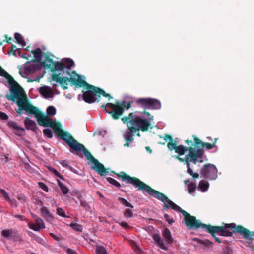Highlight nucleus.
I'll use <instances>...</instances> for the list:
<instances>
[{"instance_id":"nucleus-21","label":"nucleus","mask_w":254,"mask_h":254,"mask_svg":"<svg viewBox=\"0 0 254 254\" xmlns=\"http://www.w3.org/2000/svg\"><path fill=\"white\" fill-rule=\"evenodd\" d=\"M1 234L3 237L9 239L15 237L17 235L16 231L12 229L3 230Z\"/></svg>"},{"instance_id":"nucleus-59","label":"nucleus","mask_w":254,"mask_h":254,"mask_svg":"<svg viewBox=\"0 0 254 254\" xmlns=\"http://www.w3.org/2000/svg\"><path fill=\"white\" fill-rule=\"evenodd\" d=\"M96 194L98 195L100 197H103V194L99 191H97Z\"/></svg>"},{"instance_id":"nucleus-10","label":"nucleus","mask_w":254,"mask_h":254,"mask_svg":"<svg viewBox=\"0 0 254 254\" xmlns=\"http://www.w3.org/2000/svg\"><path fill=\"white\" fill-rule=\"evenodd\" d=\"M76 74L78 76V79L73 78L71 76L70 78L67 77H61L60 74H54L52 75V79L62 85L63 88L64 89H67L68 88L67 86L69 84V82H71L70 84L71 86L75 85L76 87H79L80 84L77 80L79 81L82 79L80 78L78 74L76 73Z\"/></svg>"},{"instance_id":"nucleus-30","label":"nucleus","mask_w":254,"mask_h":254,"mask_svg":"<svg viewBox=\"0 0 254 254\" xmlns=\"http://www.w3.org/2000/svg\"><path fill=\"white\" fill-rule=\"evenodd\" d=\"M57 181H58V186L60 188L61 190H62L63 194H67L69 191V190L67 188V187L66 186H65V185H64L60 181L58 180Z\"/></svg>"},{"instance_id":"nucleus-64","label":"nucleus","mask_w":254,"mask_h":254,"mask_svg":"<svg viewBox=\"0 0 254 254\" xmlns=\"http://www.w3.org/2000/svg\"><path fill=\"white\" fill-rule=\"evenodd\" d=\"M5 162H7L8 161V159L7 156L5 157Z\"/></svg>"},{"instance_id":"nucleus-55","label":"nucleus","mask_w":254,"mask_h":254,"mask_svg":"<svg viewBox=\"0 0 254 254\" xmlns=\"http://www.w3.org/2000/svg\"><path fill=\"white\" fill-rule=\"evenodd\" d=\"M8 119V116L4 113L1 112V120H6Z\"/></svg>"},{"instance_id":"nucleus-50","label":"nucleus","mask_w":254,"mask_h":254,"mask_svg":"<svg viewBox=\"0 0 254 254\" xmlns=\"http://www.w3.org/2000/svg\"><path fill=\"white\" fill-rule=\"evenodd\" d=\"M119 224L123 227V228H124L125 229H127V228H128L129 227L128 224L127 223V222H119Z\"/></svg>"},{"instance_id":"nucleus-14","label":"nucleus","mask_w":254,"mask_h":254,"mask_svg":"<svg viewBox=\"0 0 254 254\" xmlns=\"http://www.w3.org/2000/svg\"><path fill=\"white\" fill-rule=\"evenodd\" d=\"M148 128H128L124 135V139L126 142H132L133 140V137L134 134L141 129L142 131L147 130Z\"/></svg>"},{"instance_id":"nucleus-26","label":"nucleus","mask_w":254,"mask_h":254,"mask_svg":"<svg viewBox=\"0 0 254 254\" xmlns=\"http://www.w3.org/2000/svg\"><path fill=\"white\" fill-rule=\"evenodd\" d=\"M163 236L168 243L173 242V239L171 234V232L168 229H165L163 232Z\"/></svg>"},{"instance_id":"nucleus-62","label":"nucleus","mask_w":254,"mask_h":254,"mask_svg":"<svg viewBox=\"0 0 254 254\" xmlns=\"http://www.w3.org/2000/svg\"><path fill=\"white\" fill-rule=\"evenodd\" d=\"M130 142H126V144H125L124 146L128 147L129 146V143Z\"/></svg>"},{"instance_id":"nucleus-15","label":"nucleus","mask_w":254,"mask_h":254,"mask_svg":"<svg viewBox=\"0 0 254 254\" xmlns=\"http://www.w3.org/2000/svg\"><path fill=\"white\" fill-rule=\"evenodd\" d=\"M56 108L53 106H49L46 110L47 114L43 113L44 115L47 116L51 120L53 123L51 126H54V127H62V125L61 123L59 121L53 120L52 118L50 117L49 116H53L56 114Z\"/></svg>"},{"instance_id":"nucleus-7","label":"nucleus","mask_w":254,"mask_h":254,"mask_svg":"<svg viewBox=\"0 0 254 254\" xmlns=\"http://www.w3.org/2000/svg\"><path fill=\"white\" fill-rule=\"evenodd\" d=\"M78 82L80 84L79 87H85V89L82 91V98L85 102L91 104L96 101H100L98 99L100 98V88L91 85L84 80H79Z\"/></svg>"},{"instance_id":"nucleus-33","label":"nucleus","mask_w":254,"mask_h":254,"mask_svg":"<svg viewBox=\"0 0 254 254\" xmlns=\"http://www.w3.org/2000/svg\"><path fill=\"white\" fill-rule=\"evenodd\" d=\"M65 64H66V68L70 70L72 66H73L74 63L73 61L69 58H67L65 60Z\"/></svg>"},{"instance_id":"nucleus-51","label":"nucleus","mask_w":254,"mask_h":254,"mask_svg":"<svg viewBox=\"0 0 254 254\" xmlns=\"http://www.w3.org/2000/svg\"><path fill=\"white\" fill-rule=\"evenodd\" d=\"M4 37L5 38V40H4V41H6V42L9 44L12 43V42L13 41V39L12 38H8V36L7 35H4Z\"/></svg>"},{"instance_id":"nucleus-47","label":"nucleus","mask_w":254,"mask_h":254,"mask_svg":"<svg viewBox=\"0 0 254 254\" xmlns=\"http://www.w3.org/2000/svg\"><path fill=\"white\" fill-rule=\"evenodd\" d=\"M60 163L63 167H65L66 168H69L70 167L68 162L66 160H61L60 162Z\"/></svg>"},{"instance_id":"nucleus-46","label":"nucleus","mask_w":254,"mask_h":254,"mask_svg":"<svg viewBox=\"0 0 254 254\" xmlns=\"http://www.w3.org/2000/svg\"><path fill=\"white\" fill-rule=\"evenodd\" d=\"M164 218L170 224L173 223L174 222L173 218L170 217L167 214H164Z\"/></svg>"},{"instance_id":"nucleus-16","label":"nucleus","mask_w":254,"mask_h":254,"mask_svg":"<svg viewBox=\"0 0 254 254\" xmlns=\"http://www.w3.org/2000/svg\"><path fill=\"white\" fill-rule=\"evenodd\" d=\"M40 211L41 216L46 221L51 222L53 220L54 217L47 207L42 206Z\"/></svg>"},{"instance_id":"nucleus-53","label":"nucleus","mask_w":254,"mask_h":254,"mask_svg":"<svg viewBox=\"0 0 254 254\" xmlns=\"http://www.w3.org/2000/svg\"><path fill=\"white\" fill-rule=\"evenodd\" d=\"M14 217L20 220H21V221H24L25 220V217L23 215H15L13 216Z\"/></svg>"},{"instance_id":"nucleus-61","label":"nucleus","mask_w":254,"mask_h":254,"mask_svg":"<svg viewBox=\"0 0 254 254\" xmlns=\"http://www.w3.org/2000/svg\"><path fill=\"white\" fill-rule=\"evenodd\" d=\"M146 149L150 153H151V150L150 149L149 147H146Z\"/></svg>"},{"instance_id":"nucleus-8","label":"nucleus","mask_w":254,"mask_h":254,"mask_svg":"<svg viewBox=\"0 0 254 254\" xmlns=\"http://www.w3.org/2000/svg\"><path fill=\"white\" fill-rule=\"evenodd\" d=\"M135 103L144 109L158 110L161 108L160 101L152 98H139L135 101Z\"/></svg>"},{"instance_id":"nucleus-29","label":"nucleus","mask_w":254,"mask_h":254,"mask_svg":"<svg viewBox=\"0 0 254 254\" xmlns=\"http://www.w3.org/2000/svg\"><path fill=\"white\" fill-rule=\"evenodd\" d=\"M12 133L18 136H22L25 134L24 128H12Z\"/></svg>"},{"instance_id":"nucleus-52","label":"nucleus","mask_w":254,"mask_h":254,"mask_svg":"<svg viewBox=\"0 0 254 254\" xmlns=\"http://www.w3.org/2000/svg\"><path fill=\"white\" fill-rule=\"evenodd\" d=\"M18 55H19L20 57H22V58H24V59H28V57H29V56H28V55L27 54H26V53L23 54V53H22L20 51H18Z\"/></svg>"},{"instance_id":"nucleus-34","label":"nucleus","mask_w":254,"mask_h":254,"mask_svg":"<svg viewBox=\"0 0 254 254\" xmlns=\"http://www.w3.org/2000/svg\"><path fill=\"white\" fill-rule=\"evenodd\" d=\"M70 226L76 231L82 232V226L80 224L77 223H71L70 224Z\"/></svg>"},{"instance_id":"nucleus-1","label":"nucleus","mask_w":254,"mask_h":254,"mask_svg":"<svg viewBox=\"0 0 254 254\" xmlns=\"http://www.w3.org/2000/svg\"><path fill=\"white\" fill-rule=\"evenodd\" d=\"M116 175L122 181L132 185L137 188L139 190L147 192L150 196L161 201L164 203L163 208L164 209L170 208L175 211L181 212L184 216L185 224L190 229H198L200 227L206 229L204 225H207L206 224L200 223L199 220H196L195 217L190 215L186 211L182 209L181 207L169 199L164 194L152 189L138 178L130 177L124 172H121Z\"/></svg>"},{"instance_id":"nucleus-25","label":"nucleus","mask_w":254,"mask_h":254,"mask_svg":"<svg viewBox=\"0 0 254 254\" xmlns=\"http://www.w3.org/2000/svg\"><path fill=\"white\" fill-rule=\"evenodd\" d=\"M14 37L16 40V42L21 45L22 47H24L26 45V42L23 39V36L19 33H15L14 34Z\"/></svg>"},{"instance_id":"nucleus-9","label":"nucleus","mask_w":254,"mask_h":254,"mask_svg":"<svg viewBox=\"0 0 254 254\" xmlns=\"http://www.w3.org/2000/svg\"><path fill=\"white\" fill-rule=\"evenodd\" d=\"M40 65L46 69H50L52 72L57 70L64 72L65 68V65L64 64L59 62H54L47 54L45 55V59L40 63Z\"/></svg>"},{"instance_id":"nucleus-4","label":"nucleus","mask_w":254,"mask_h":254,"mask_svg":"<svg viewBox=\"0 0 254 254\" xmlns=\"http://www.w3.org/2000/svg\"><path fill=\"white\" fill-rule=\"evenodd\" d=\"M215 146V144L209 143H203L198 138H194V143L189 147V153L186 155V163L187 167V173L194 178H198L199 174L194 173L190 167V162L196 164L197 162H202L203 151L202 148L205 147L207 149H211Z\"/></svg>"},{"instance_id":"nucleus-20","label":"nucleus","mask_w":254,"mask_h":254,"mask_svg":"<svg viewBox=\"0 0 254 254\" xmlns=\"http://www.w3.org/2000/svg\"><path fill=\"white\" fill-rule=\"evenodd\" d=\"M32 54H33L34 57L35 58V60H33V61H36L39 63H41L42 61V55L43 54H45V53H43L42 50L40 48H36L34 50L31 51V52Z\"/></svg>"},{"instance_id":"nucleus-36","label":"nucleus","mask_w":254,"mask_h":254,"mask_svg":"<svg viewBox=\"0 0 254 254\" xmlns=\"http://www.w3.org/2000/svg\"><path fill=\"white\" fill-rule=\"evenodd\" d=\"M196 189V186L194 183H190L188 185V190L189 193L194 192Z\"/></svg>"},{"instance_id":"nucleus-35","label":"nucleus","mask_w":254,"mask_h":254,"mask_svg":"<svg viewBox=\"0 0 254 254\" xmlns=\"http://www.w3.org/2000/svg\"><path fill=\"white\" fill-rule=\"evenodd\" d=\"M107 180L112 185L117 187L118 188H120V184L114 179L111 177H108L107 178Z\"/></svg>"},{"instance_id":"nucleus-32","label":"nucleus","mask_w":254,"mask_h":254,"mask_svg":"<svg viewBox=\"0 0 254 254\" xmlns=\"http://www.w3.org/2000/svg\"><path fill=\"white\" fill-rule=\"evenodd\" d=\"M48 169L49 171L53 173L56 177L60 178L62 180H64V177L59 173V172L51 166H48Z\"/></svg>"},{"instance_id":"nucleus-19","label":"nucleus","mask_w":254,"mask_h":254,"mask_svg":"<svg viewBox=\"0 0 254 254\" xmlns=\"http://www.w3.org/2000/svg\"><path fill=\"white\" fill-rule=\"evenodd\" d=\"M1 196H2L5 199V200L10 204L11 207H17V201L14 198L11 199L9 196V194L5 191V190L1 189Z\"/></svg>"},{"instance_id":"nucleus-49","label":"nucleus","mask_w":254,"mask_h":254,"mask_svg":"<svg viewBox=\"0 0 254 254\" xmlns=\"http://www.w3.org/2000/svg\"><path fill=\"white\" fill-rule=\"evenodd\" d=\"M50 236L56 241H59L61 240V238L59 236H58L57 235H55V234L53 233H51L50 234Z\"/></svg>"},{"instance_id":"nucleus-31","label":"nucleus","mask_w":254,"mask_h":254,"mask_svg":"<svg viewBox=\"0 0 254 254\" xmlns=\"http://www.w3.org/2000/svg\"><path fill=\"white\" fill-rule=\"evenodd\" d=\"M96 254H108L105 247L101 246H97L96 248Z\"/></svg>"},{"instance_id":"nucleus-54","label":"nucleus","mask_w":254,"mask_h":254,"mask_svg":"<svg viewBox=\"0 0 254 254\" xmlns=\"http://www.w3.org/2000/svg\"><path fill=\"white\" fill-rule=\"evenodd\" d=\"M210 233L212 235V236L216 242H218L219 243H221V241L220 240V239L216 236L215 233H217L216 232H213Z\"/></svg>"},{"instance_id":"nucleus-63","label":"nucleus","mask_w":254,"mask_h":254,"mask_svg":"<svg viewBox=\"0 0 254 254\" xmlns=\"http://www.w3.org/2000/svg\"><path fill=\"white\" fill-rule=\"evenodd\" d=\"M31 216L32 217V218L34 219V217H38L37 215L34 214L33 213H31Z\"/></svg>"},{"instance_id":"nucleus-18","label":"nucleus","mask_w":254,"mask_h":254,"mask_svg":"<svg viewBox=\"0 0 254 254\" xmlns=\"http://www.w3.org/2000/svg\"><path fill=\"white\" fill-rule=\"evenodd\" d=\"M41 66L39 64H31L25 68V72L27 74H30L35 73L36 71L41 69Z\"/></svg>"},{"instance_id":"nucleus-5","label":"nucleus","mask_w":254,"mask_h":254,"mask_svg":"<svg viewBox=\"0 0 254 254\" xmlns=\"http://www.w3.org/2000/svg\"><path fill=\"white\" fill-rule=\"evenodd\" d=\"M132 103V101H129L128 103L125 101L121 102L116 101L115 104L111 103L103 104L101 106V108L111 115L114 120H117L124 113L125 109L128 110L131 107Z\"/></svg>"},{"instance_id":"nucleus-23","label":"nucleus","mask_w":254,"mask_h":254,"mask_svg":"<svg viewBox=\"0 0 254 254\" xmlns=\"http://www.w3.org/2000/svg\"><path fill=\"white\" fill-rule=\"evenodd\" d=\"M39 92L44 97L47 98L52 95L53 93L51 89L48 86H43L40 88Z\"/></svg>"},{"instance_id":"nucleus-43","label":"nucleus","mask_w":254,"mask_h":254,"mask_svg":"<svg viewBox=\"0 0 254 254\" xmlns=\"http://www.w3.org/2000/svg\"><path fill=\"white\" fill-rule=\"evenodd\" d=\"M38 187L41 189H42L43 190H44L45 192H48V188L45 183L43 182L38 183Z\"/></svg>"},{"instance_id":"nucleus-11","label":"nucleus","mask_w":254,"mask_h":254,"mask_svg":"<svg viewBox=\"0 0 254 254\" xmlns=\"http://www.w3.org/2000/svg\"><path fill=\"white\" fill-rule=\"evenodd\" d=\"M206 227V229L209 233L216 232L219 235L225 237L231 236L232 233L230 231L226 230V228H235L236 224L235 223H231L229 224H225L224 227L219 226H212L210 225H204Z\"/></svg>"},{"instance_id":"nucleus-3","label":"nucleus","mask_w":254,"mask_h":254,"mask_svg":"<svg viewBox=\"0 0 254 254\" xmlns=\"http://www.w3.org/2000/svg\"><path fill=\"white\" fill-rule=\"evenodd\" d=\"M53 128L56 135L68 145L70 152L76 153L80 157L85 156L92 164V168L101 176L106 175L108 173V172L104 165L94 158L84 145L78 142L69 133L64 131L61 128Z\"/></svg>"},{"instance_id":"nucleus-6","label":"nucleus","mask_w":254,"mask_h":254,"mask_svg":"<svg viewBox=\"0 0 254 254\" xmlns=\"http://www.w3.org/2000/svg\"><path fill=\"white\" fill-rule=\"evenodd\" d=\"M143 114L148 117V119H143L140 117L135 116L133 113H130L127 116H124L121 120L124 123L126 124L128 127H149L150 122L153 119V117L144 109Z\"/></svg>"},{"instance_id":"nucleus-56","label":"nucleus","mask_w":254,"mask_h":254,"mask_svg":"<svg viewBox=\"0 0 254 254\" xmlns=\"http://www.w3.org/2000/svg\"><path fill=\"white\" fill-rule=\"evenodd\" d=\"M80 205L83 207L86 208L88 206L87 203L84 200L80 201Z\"/></svg>"},{"instance_id":"nucleus-41","label":"nucleus","mask_w":254,"mask_h":254,"mask_svg":"<svg viewBox=\"0 0 254 254\" xmlns=\"http://www.w3.org/2000/svg\"><path fill=\"white\" fill-rule=\"evenodd\" d=\"M124 215L126 218H131L133 216V213L130 209L127 208L125 209Z\"/></svg>"},{"instance_id":"nucleus-48","label":"nucleus","mask_w":254,"mask_h":254,"mask_svg":"<svg viewBox=\"0 0 254 254\" xmlns=\"http://www.w3.org/2000/svg\"><path fill=\"white\" fill-rule=\"evenodd\" d=\"M25 125L27 127L28 126V124H29V125L30 126H32L33 125H35V123L34 122L31 121V120H30L28 118H27L25 121Z\"/></svg>"},{"instance_id":"nucleus-2","label":"nucleus","mask_w":254,"mask_h":254,"mask_svg":"<svg viewBox=\"0 0 254 254\" xmlns=\"http://www.w3.org/2000/svg\"><path fill=\"white\" fill-rule=\"evenodd\" d=\"M1 76L6 79L10 86V95H6L8 100L16 103L18 106V113L21 110H25L28 113L34 114L39 126L43 127H54L51 126L52 120L40 112L37 108L30 104L27 100L26 95L23 89L15 81L14 78L1 67Z\"/></svg>"},{"instance_id":"nucleus-58","label":"nucleus","mask_w":254,"mask_h":254,"mask_svg":"<svg viewBox=\"0 0 254 254\" xmlns=\"http://www.w3.org/2000/svg\"><path fill=\"white\" fill-rule=\"evenodd\" d=\"M102 132L98 131L94 133V135H100L102 134Z\"/></svg>"},{"instance_id":"nucleus-17","label":"nucleus","mask_w":254,"mask_h":254,"mask_svg":"<svg viewBox=\"0 0 254 254\" xmlns=\"http://www.w3.org/2000/svg\"><path fill=\"white\" fill-rule=\"evenodd\" d=\"M236 232L239 233L241 235L243 236L245 238L253 240L252 237H254L252 236L253 232L251 233V232L247 229L241 226H238L237 227H235Z\"/></svg>"},{"instance_id":"nucleus-12","label":"nucleus","mask_w":254,"mask_h":254,"mask_svg":"<svg viewBox=\"0 0 254 254\" xmlns=\"http://www.w3.org/2000/svg\"><path fill=\"white\" fill-rule=\"evenodd\" d=\"M200 174L205 178L215 179L217 176V169L214 165L208 164L204 165Z\"/></svg>"},{"instance_id":"nucleus-27","label":"nucleus","mask_w":254,"mask_h":254,"mask_svg":"<svg viewBox=\"0 0 254 254\" xmlns=\"http://www.w3.org/2000/svg\"><path fill=\"white\" fill-rule=\"evenodd\" d=\"M193 241L196 242L197 243L202 244L205 246H210L213 244V243L208 239L204 240H201L197 238H193Z\"/></svg>"},{"instance_id":"nucleus-37","label":"nucleus","mask_w":254,"mask_h":254,"mask_svg":"<svg viewBox=\"0 0 254 254\" xmlns=\"http://www.w3.org/2000/svg\"><path fill=\"white\" fill-rule=\"evenodd\" d=\"M119 200L120 201V202L122 204H123L125 206L127 207H130V208H133V207L132 205L129 202H128L125 199H124L123 198H122V197H119Z\"/></svg>"},{"instance_id":"nucleus-44","label":"nucleus","mask_w":254,"mask_h":254,"mask_svg":"<svg viewBox=\"0 0 254 254\" xmlns=\"http://www.w3.org/2000/svg\"><path fill=\"white\" fill-rule=\"evenodd\" d=\"M57 213L59 216H61L62 217H65V213L64 210L62 208H58L57 209Z\"/></svg>"},{"instance_id":"nucleus-57","label":"nucleus","mask_w":254,"mask_h":254,"mask_svg":"<svg viewBox=\"0 0 254 254\" xmlns=\"http://www.w3.org/2000/svg\"><path fill=\"white\" fill-rule=\"evenodd\" d=\"M66 252L68 254H77L75 251L70 248L67 250Z\"/></svg>"},{"instance_id":"nucleus-60","label":"nucleus","mask_w":254,"mask_h":254,"mask_svg":"<svg viewBox=\"0 0 254 254\" xmlns=\"http://www.w3.org/2000/svg\"><path fill=\"white\" fill-rule=\"evenodd\" d=\"M10 127H18L14 123H12L11 125H10Z\"/></svg>"},{"instance_id":"nucleus-28","label":"nucleus","mask_w":254,"mask_h":254,"mask_svg":"<svg viewBox=\"0 0 254 254\" xmlns=\"http://www.w3.org/2000/svg\"><path fill=\"white\" fill-rule=\"evenodd\" d=\"M189 148H187L185 146H183L182 145H179L176 147L175 148V152L178 153L179 155H182L184 154L185 152L187 151H189Z\"/></svg>"},{"instance_id":"nucleus-13","label":"nucleus","mask_w":254,"mask_h":254,"mask_svg":"<svg viewBox=\"0 0 254 254\" xmlns=\"http://www.w3.org/2000/svg\"><path fill=\"white\" fill-rule=\"evenodd\" d=\"M34 219L35 223L32 221L28 222V226L30 229L39 232L41 230L45 228L46 226L42 218L39 217H34Z\"/></svg>"},{"instance_id":"nucleus-45","label":"nucleus","mask_w":254,"mask_h":254,"mask_svg":"<svg viewBox=\"0 0 254 254\" xmlns=\"http://www.w3.org/2000/svg\"><path fill=\"white\" fill-rule=\"evenodd\" d=\"M167 147L169 148V150H175V148H176L177 146L175 143L171 142H169L167 144Z\"/></svg>"},{"instance_id":"nucleus-40","label":"nucleus","mask_w":254,"mask_h":254,"mask_svg":"<svg viewBox=\"0 0 254 254\" xmlns=\"http://www.w3.org/2000/svg\"><path fill=\"white\" fill-rule=\"evenodd\" d=\"M43 133L45 136H46L48 138H52L53 136L52 131L50 129H49V128H46V129H44Z\"/></svg>"},{"instance_id":"nucleus-39","label":"nucleus","mask_w":254,"mask_h":254,"mask_svg":"<svg viewBox=\"0 0 254 254\" xmlns=\"http://www.w3.org/2000/svg\"><path fill=\"white\" fill-rule=\"evenodd\" d=\"M17 51H19V49H18L16 45L12 44L10 48V52H8V53H11L13 56H16Z\"/></svg>"},{"instance_id":"nucleus-42","label":"nucleus","mask_w":254,"mask_h":254,"mask_svg":"<svg viewBox=\"0 0 254 254\" xmlns=\"http://www.w3.org/2000/svg\"><path fill=\"white\" fill-rule=\"evenodd\" d=\"M100 96L102 95L103 96L108 98V100H110L112 98V96L108 93H107L105 92L104 90L101 88H100Z\"/></svg>"},{"instance_id":"nucleus-22","label":"nucleus","mask_w":254,"mask_h":254,"mask_svg":"<svg viewBox=\"0 0 254 254\" xmlns=\"http://www.w3.org/2000/svg\"><path fill=\"white\" fill-rule=\"evenodd\" d=\"M153 238L156 243L159 246V247L163 249L167 250V248L165 246L163 239L161 238L158 234H154L153 235Z\"/></svg>"},{"instance_id":"nucleus-24","label":"nucleus","mask_w":254,"mask_h":254,"mask_svg":"<svg viewBox=\"0 0 254 254\" xmlns=\"http://www.w3.org/2000/svg\"><path fill=\"white\" fill-rule=\"evenodd\" d=\"M209 186V184L207 181L202 180L199 183L198 189L204 192L207 190Z\"/></svg>"},{"instance_id":"nucleus-38","label":"nucleus","mask_w":254,"mask_h":254,"mask_svg":"<svg viewBox=\"0 0 254 254\" xmlns=\"http://www.w3.org/2000/svg\"><path fill=\"white\" fill-rule=\"evenodd\" d=\"M17 198L22 203H24L27 202V197L23 194H18L17 195Z\"/></svg>"}]
</instances>
